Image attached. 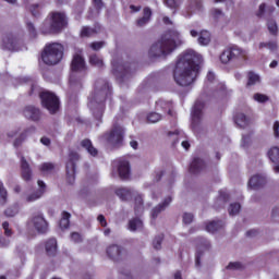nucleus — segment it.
Instances as JSON below:
<instances>
[{"label":"nucleus","mask_w":279,"mask_h":279,"mask_svg":"<svg viewBox=\"0 0 279 279\" xmlns=\"http://www.w3.org/2000/svg\"><path fill=\"white\" fill-rule=\"evenodd\" d=\"M201 63L202 56L194 50H186L183 52L175 63L173 71L174 82L183 88L191 86L199 75Z\"/></svg>","instance_id":"1"},{"label":"nucleus","mask_w":279,"mask_h":279,"mask_svg":"<svg viewBox=\"0 0 279 279\" xmlns=\"http://www.w3.org/2000/svg\"><path fill=\"white\" fill-rule=\"evenodd\" d=\"M178 45H182L180 33L170 29L162 34L158 41L151 45L148 56L149 58H167V56L173 53L174 49H178Z\"/></svg>","instance_id":"2"},{"label":"nucleus","mask_w":279,"mask_h":279,"mask_svg":"<svg viewBox=\"0 0 279 279\" xmlns=\"http://www.w3.org/2000/svg\"><path fill=\"white\" fill-rule=\"evenodd\" d=\"M112 97V87L108 81L99 78L95 83L94 93L88 97L90 110L101 109L106 106V99Z\"/></svg>","instance_id":"3"},{"label":"nucleus","mask_w":279,"mask_h":279,"mask_svg":"<svg viewBox=\"0 0 279 279\" xmlns=\"http://www.w3.org/2000/svg\"><path fill=\"white\" fill-rule=\"evenodd\" d=\"M48 19L50 25L44 23L41 26V34L47 36V34H60L62 29L69 26V17H66L65 12L52 11L49 13Z\"/></svg>","instance_id":"4"},{"label":"nucleus","mask_w":279,"mask_h":279,"mask_svg":"<svg viewBox=\"0 0 279 279\" xmlns=\"http://www.w3.org/2000/svg\"><path fill=\"white\" fill-rule=\"evenodd\" d=\"M64 58V46L60 43L46 44L41 51V60L48 66L60 64Z\"/></svg>","instance_id":"5"},{"label":"nucleus","mask_w":279,"mask_h":279,"mask_svg":"<svg viewBox=\"0 0 279 279\" xmlns=\"http://www.w3.org/2000/svg\"><path fill=\"white\" fill-rule=\"evenodd\" d=\"M125 136V129L119 124H113L110 132L105 133L101 138L111 147H121L123 145V138Z\"/></svg>","instance_id":"6"},{"label":"nucleus","mask_w":279,"mask_h":279,"mask_svg":"<svg viewBox=\"0 0 279 279\" xmlns=\"http://www.w3.org/2000/svg\"><path fill=\"white\" fill-rule=\"evenodd\" d=\"M43 108H46L51 114L60 110V98L53 92L43 90L38 93Z\"/></svg>","instance_id":"7"},{"label":"nucleus","mask_w":279,"mask_h":279,"mask_svg":"<svg viewBox=\"0 0 279 279\" xmlns=\"http://www.w3.org/2000/svg\"><path fill=\"white\" fill-rule=\"evenodd\" d=\"M236 60H245V51L236 46L226 48L220 54L222 64H230V62H236Z\"/></svg>","instance_id":"8"},{"label":"nucleus","mask_w":279,"mask_h":279,"mask_svg":"<svg viewBox=\"0 0 279 279\" xmlns=\"http://www.w3.org/2000/svg\"><path fill=\"white\" fill-rule=\"evenodd\" d=\"M77 160H80V154L75 151H70L68 161L65 163L66 182H69L70 184L75 183V171L77 169Z\"/></svg>","instance_id":"9"},{"label":"nucleus","mask_w":279,"mask_h":279,"mask_svg":"<svg viewBox=\"0 0 279 279\" xmlns=\"http://www.w3.org/2000/svg\"><path fill=\"white\" fill-rule=\"evenodd\" d=\"M27 225L34 226L39 234H46L47 230H49V223L45 220L43 214H34Z\"/></svg>","instance_id":"10"},{"label":"nucleus","mask_w":279,"mask_h":279,"mask_svg":"<svg viewBox=\"0 0 279 279\" xmlns=\"http://www.w3.org/2000/svg\"><path fill=\"white\" fill-rule=\"evenodd\" d=\"M204 117V102L196 100L192 109V128H197Z\"/></svg>","instance_id":"11"},{"label":"nucleus","mask_w":279,"mask_h":279,"mask_svg":"<svg viewBox=\"0 0 279 279\" xmlns=\"http://www.w3.org/2000/svg\"><path fill=\"white\" fill-rule=\"evenodd\" d=\"M19 48V38L12 33L7 34L2 38L1 49L7 51H16Z\"/></svg>","instance_id":"12"},{"label":"nucleus","mask_w":279,"mask_h":279,"mask_svg":"<svg viewBox=\"0 0 279 279\" xmlns=\"http://www.w3.org/2000/svg\"><path fill=\"white\" fill-rule=\"evenodd\" d=\"M210 250V242L205 238H199L198 250L195 254V266L202 267V257L204 256V252Z\"/></svg>","instance_id":"13"},{"label":"nucleus","mask_w":279,"mask_h":279,"mask_svg":"<svg viewBox=\"0 0 279 279\" xmlns=\"http://www.w3.org/2000/svg\"><path fill=\"white\" fill-rule=\"evenodd\" d=\"M123 247L112 244L107 248V256L111 259L114 260V263H118L119 260L123 259Z\"/></svg>","instance_id":"14"},{"label":"nucleus","mask_w":279,"mask_h":279,"mask_svg":"<svg viewBox=\"0 0 279 279\" xmlns=\"http://www.w3.org/2000/svg\"><path fill=\"white\" fill-rule=\"evenodd\" d=\"M34 172L32 171V167H29V162L25 157L21 158V178L24 182H32V178Z\"/></svg>","instance_id":"15"},{"label":"nucleus","mask_w":279,"mask_h":279,"mask_svg":"<svg viewBox=\"0 0 279 279\" xmlns=\"http://www.w3.org/2000/svg\"><path fill=\"white\" fill-rule=\"evenodd\" d=\"M37 184H38L40 190H37L36 192L26 196L27 204H32V202H36L37 199H40V197H43V195L45 194V190L47 189V185L45 184V181L38 180Z\"/></svg>","instance_id":"16"},{"label":"nucleus","mask_w":279,"mask_h":279,"mask_svg":"<svg viewBox=\"0 0 279 279\" xmlns=\"http://www.w3.org/2000/svg\"><path fill=\"white\" fill-rule=\"evenodd\" d=\"M71 70L73 73L86 71V61L80 54H75L72 59Z\"/></svg>","instance_id":"17"},{"label":"nucleus","mask_w":279,"mask_h":279,"mask_svg":"<svg viewBox=\"0 0 279 279\" xmlns=\"http://www.w3.org/2000/svg\"><path fill=\"white\" fill-rule=\"evenodd\" d=\"M23 116L31 121H40V109L34 106H26L23 110Z\"/></svg>","instance_id":"18"},{"label":"nucleus","mask_w":279,"mask_h":279,"mask_svg":"<svg viewBox=\"0 0 279 279\" xmlns=\"http://www.w3.org/2000/svg\"><path fill=\"white\" fill-rule=\"evenodd\" d=\"M267 184V179L263 175H253L248 180V187L252 189L253 191H258V189H263V185Z\"/></svg>","instance_id":"19"},{"label":"nucleus","mask_w":279,"mask_h":279,"mask_svg":"<svg viewBox=\"0 0 279 279\" xmlns=\"http://www.w3.org/2000/svg\"><path fill=\"white\" fill-rule=\"evenodd\" d=\"M101 32V25L96 24L95 27L83 26L80 33L81 38H92V36H96Z\"/></svg>","instance_id":"20"},{"label":"nucleus","mask_w":279,"mask_h":279,"mask_svg":"<svg viewBox=\"0 0 279 279\" xmlns=\"http://www.w3.org/2000/svg\"><path fill=\"white\" fill-rule=\"evenodd\" d=\"M204 169H206V162H204L198 157H195L190 165L189 171H190V173L195 175V174L204 171Z\"/></svg>","instance_id":"21"},{"label":"nucleus","mask_w":279,"mask_h":279,"mask_svg":"<svg viewBox=\"0 0 279 279\" xmlns=\"http://www.w3.org/2000/svg\"><path fill=\"white\" fill-rule=\"evenodd\" d=\"M45 250L47 256L53 257L58 254V240L50 238L45 242Z\"/></svg>","instance_id":"22"},{"label":"nucleus","mask_w":279,"mask_h":279,"mask_svg":"<svg viewBox=\"0 0 279 279\" xmlns=\"http://www.w3.org/2000/svg\"><path fill=\"white\" fill-rule=\"evenodd\" d=\"M151 9L149 7H145L143 9V16L137 19L135 25L137 27H145L151 21Z\"/></svg>","instance_id":"23"},{"label":"nucleus","mask_w":279,"mask_h":279,"mask_svg":"<svg viewBox=\"0 0 279 279\" xmlns=\"http://www.w3.org/2000/svg\"><path fill=\"white\" fill-rule=\"evenodd\" d=\"M118 173L121 180H128L130 178V161H120L118 165Z\"/></svg>","instance_id":"24"},{"label":"nucleus","mask_w":279,"mask_h":279,"mask_svg":"<svg viewBox=\"0 0 279 279\" xmlns=\"http://www.w3.org/2000/svg\"><path fill=\"white\" fill-rule=\"evenodd\" d=\"M81 147H83V149H85L87 154H89V156L93 158H97V156H99V150L95 148L93 142L89 138L83 140L81 142Z\"/></svg>","instance_id":"25"},{"label":"nucleus","mask_w":279,"mask_h":279,"mask_svg":"<svg viewBox=\"0 0 279 279\" xmlns=\"http://www.w3.org/2000/svg\"><path fill=\"white\" fill-rule=\"evenodd\" d=\"M171 202H173V198H171V196H168L165 198V201L159 204L158 206H156L153 210H151V217L153 219H157L158 216L162 213V210H165L167 208V206H169V204H171Z\"/></svg>","instance_id":"26"},{"label":"nucleus","mask_w":279,"mask_h":279,"mask_svg":"<svg viewBox=\"0 0 279 279\" xmlns=\"http://www.w3.org/2000/svg\"><path fill=\"white\" fill-rule=\"evenodd\" d=\"M31 132H36V128L32 126L29 129L24 130L13 142V147H21L23 145V142L27 136L31 134Z\"/></svg>","instance_id":"27"},{"label":"nucleus","mask_w":279,"mask_h":279,"mask_svg":"<svg viewBox=\"0 0 279 279\" xmlns=\"http://www.w3.org/2000/svg\"><path fill=\"white\" fill-rule=\"evenodd\" d=\"M234 123L239 128L245 129L250 123H252V120L247 118L245 113H238L234 116Z\"/></svg>","instance_id":"28"},{"label":"nucleus","mask_w":279,"mask_h":279,"mask_svg":"<svg viewBox=\"0 0 279 279\" xmlns=\"http://www.w3.org/2000/svg\"><path fill=\"white\" fill-rule=\"evenodd\" d=\"M116 195L122 201L128 202L132 198V190L128 187H119L116 190Z\"/></svg>","instance_id":"29"},{"label":"nucleus","mask_w":279,"mask_h":279,"mask_svg":"<svg viewBox=\"0 0 279 279\" xmlns=\"http://www.w3.org/2000/svg\"><path fill=\"white\" fill-rule=\"evenodd\" d=\"M70 226H71V214L69 211H62V216L59 221V228H61V230H69Z\"/></svg>","instance_id":"30"},{"label":"nucleus","mask_w":279,"mask_h":279,"mask_svg":"<svg viewBox=\"0 0 279 279\" xmlns=\"http://www.w3.org/2000/svg\"><path fill=\"white\" fill-rule=\"evenodd\" d=\"M225 223L221 220H213L206 225V231L215 233L217 230H221L223 228Z\"/></svg>","instance_id":"31"},{"label":"nucleus","mask_w":279,"mask_h":279,"mask_svg":"<svg viewBox=\"0 0 279 279\" xmlns=\"http://www.w3.org/2000/svg\"><path fill=\"white\" fill-rule=\"evenodd\" d=\"M89 64L92 66H97L98 69H102L104 59L99 54L93 53L89 56Z\"/></svg>","instance_id":"32"},{"label":"nucleus","mask_w":279,"mask_h":279,"mask_svg":"<svg viewBox=\"0 0 279 279\" xmlns=\"http://www.w3.org/2000/svg\"><path fill=\"white\" fill-rule=\"evenodd\" d=\"M134 202H135L134 213H135L136 216H138L145 209L144 202H143V196H141V195L135 196Z\"/></svg>","instance_id":"33"},{"label":"nucleus","mask_w":279,"mask_h":279,"mask_svg":"<svg viewBox=\"0 0 279 279\" xmlns=\"http://www.w3.org/2000/svg\"><path fill=\"white\" fill-rule=\"evenodd\" d=\"M143 229V220L140 218H133L129 221V230L136 232V230Z\"/></svg>","instance_id":"34"},{"label":"nucleus","mask_w":279,"mask_h":279,"mask_svg":"<svg viewBox=\"0 0 279 279\" xmlns=\"http://www.w3.org/2000/svg\"><path fill=\"white\" fill-rule=\"evenodd\" d=\"M8 204V190L3 185V181H0V206H5Z\"/></svg>","instance_id":"35"},{"label":"nucleus","mask_w":279,"mask_h":279,"mask_svg":"<svg viewBox=\"0 0 279 279\" xmlns=\"http://www.w3.org/2000/svg\"><path fill=\"white\" fill-rule=\"evenodd\" d=\"M268 158L271 160L275 165H279V148L272 147L268 150Z\"/></svg>","instance_id":"36"},{"label":"nucleus","mask_w":279,"mask_h":279,"mask_svg":"<svg viewBox=\"0 0 279 279\" xmlns=\"http://www.w3.org/2000/svg\"><path fill=\"white\" fill-rule=\"evenodd\" d=\"M267 28L269 34H271V36H278V23H276V20L274 19L268 20Z\"/></svg>","instance_id":"37"},{"label":"nucleus","mask_w":279,"mask_h":279,"mask_svg":"<svg viewBox=\"0 0 279 279\" xmlns=\"http://www.w3.org/2000/svg\"><path fill=\"white\" fill-rule=\"evenodd\" d=\"M247 77L246 86H254L260 82V76L252 71L247 73Z\"/></svg>","instance_id":"38"},{"label":"nucleus","mask_w":279,"mask_h":279,"mask_svg":"<svg viewBox=\"0 0 279 279\" xmlns=\"http://www.w3.org/2000/svg\"><path fill=\"white\" fill-rule=\"evenodd\" d=\"M198 43L203 46L210 44V33L208 31L201 32L198 36Z\"/></svg>","instance_id":"39"},{"label":"nucleus","mask_w":279,"mask_h":279,"mask_svg":"<svg viewBox=\"0 0 279 279\" xmlns=\"http://www.w3.org/2000/svg\"><path fill=\"white\" fill-rule=\"evenodd\" d=\"M54 169H56V165L51 162H44L39 167V171H41V173H53Z\"/></svg>","instance_id":"40"},{"label":"nucleus","mask_w":279,"mask_h":279,"mask_svg":"<svg viewBox=\"0 0 279 279\" xmlns=\"http://www.w3.org/2000/svg\"><path fill=\"white\" fill-rule=\"evenodd\" d=\"M162 241H165V234H159L155 236L153 241V246L155 250H161L162 247Z\"/></svg>","instance_id":"41"},{"label":"nucleus","mask_w":279,"mask_h":279,"mask_svg":"<svg viewBox=\"0 0 279 279\" xmlns=\"http://www.w3.org/2000/svg\"><path fill=\"white\" fill-rule=\"evenodd\" d=\"M181 3L182 0H165V4L167 8H170V10H178Z\"/></svg>","instance_id":"42"},{"label":"nucleus","mask_w":279,"mask_h":279,"mask_svg":"<svg viewBox=\"0 0 279 279\" xmlns=\"http://www.w3.org/2000/svg\"><path fill=\"white\" fill-rule=\"evenodd\" d=\"M253 99L258 104H266V101H269V96L265 94L256 93L254 94Z\"/></svg>","instance_id":"43"},{"label":"nucleus","mask_w":279,"mask_h":279,"mask_svg":"<svg viewBox=\"0 0 279 279\" xmlns=\"http://www.w3.org/2000/svg\"><path fill=\"white\" fill-rule=\"evenodd\" d=\"M160 119H162V116H160V113H158V112H150L147 116L148 123H158V121H160Z\"/></svg>","instance_id":"44"},{"label":"nucleus","mask_w":279,"mask_h":279,"mask_svg":"<svg viewBox=\"0 0 279 279\" xmlns=\"http://www.w3.org/2000/svg\"><path fill=\"white\" fill-rule=\"evenodd\" d=\"M240 211H241V204H239V203H232V204L229 206V215H230V216L239 215Z\"/></svg>","instance_id":"45"},{"label":"nucleus","mask_w":279,"mask_h":279,"mask_svg":"<svg viewBox=\"0 0 279 279\" xmlns=\"http://www.w3.org/2000/svg\"><path fill=\"white\" fill-rule=\"evenodd\" d=\"M26 28L32 38H36V36H38V34L36 33V26H34V23L27 22Z\"/></svg>","instance_id":"46"},{"label":"nucleus","mask_w":279,"mask_h":279,"mask_svg":"<svg viewBox=\"0 0 279 279\" xmlns=\"http://www.w3.org/2000/svg\"><path fill=\"white\" fill-rule=\"evenodd\" d=\"M29 11L35 19H38L40 16V4H32Z\"/></svg>","instance_id":"47"},{"label":"nucleus","mask_w":279,"mask_h":279,"mask_svg":"<svg viewBox=\"0 0 279 279\" xmlns=\"http://www.w3.org/2000/svg\"><path fill=\"white\" fill-rule=\"evenodd\" d=\"M2 228L4 230V236H12L14 234V231L10 228V222L4 221Z\"/></svg>","instance_id":"48"},{"label":"nucleus","mask_w":279,"mask_h":279,"mask_svg":"<svg viewBox=\"0 0 279 279\" xmlns=\"http://www.w3.org/2000/svg\"><path fill=\"white\" fill-rule=\"evenodd\" d=\"M105 46L106 41H94L90 44V49H93V51H99V49H102Z\"/></svg>","instance_id":"49"},{"label":"nucleus","mask_w":279,"mask_h":279,"mask_svg":"<svg viewBox=\"0 0 279 279\" xmlns=\"http://www.w3.org/2000/svg\"><path fill=\"white\" fill-rule=\"evenodd\" d=\"M260 49L264 47H268L271 51L278 49V45L275 41H269V43H260L259 44Z\"/></svg>","instance_id":"50"},{"label":"nucleus","mask_w":279,"mask_h":279,"mask_svg":"<svg viewBox=\"0 0 279 279\" xmlns=\"http://www.w3.org/2000/svg\"><path fill=\"white\" fill-rule=\"evenodd\" d=\"M17 213H19V209H16V207H9L4 210L5 217H14L17 215Z\"/></svg>","instance_id":"51"},{"label":"nucleus","mask_w":279,"mask_h":279,"mask_svg":"<svg viewBox=\"0 0 279 279\" xmlns=\"http://www.w3.org/2000/svg\"><path fill=\"white\" fill-rule=\"evenodd\" d=\"M227 269H243V264L241 262H231L227 266Z\"/></svg>","instance_id":"52"},{"label":"nucleus","mask_w":279,"mask_h":279,"mask_svg":"<svg viewBox=\"0 0 279 279\" xmlns=\"http://www.w3.org/2000/svg\"><path fill=\"white\" fill-rule=\"evenodd\" d=\"M193 219H194L193 214L185 213L183 215V223H185V225L193 223Z\"/></svg>","instance_id":"53"},{"label":"nucleus","mask_w":279,"mask_h":279,"mask_svg":"<svg viewBox=\"0 0 279 279\" xmlns=\"http://www.w3.org/2000/svg\"><path fill=\"white\" fill-rule=\"evenodd\" d=\"M92 3L94 8L97 10V12H100V10L104 9V1L102 0H92Z\"/></svg>","instance_id":"54"},{"label":"nucleus","mask_w":279,"mask_h":279,"mask_svg":"<svg viewBox=\"0 0 279 279\" xmlns=\"http://www.w3.org/2000/svg\"><path fill=\"white\" fill-rule=\"evenodd\" d=\"M219 199H220L221 202H228V199H230V194H228V192L221 190V191L219 192Z\"/></svg>","instance_id":"55"},{"label":"nucleus","mask_w":279,"mask_h":279,"mask_svg":"<svg viewBox=\"0 0 279 279\" xmlns=\"http://www.w3.org/2000/svg\"><path fill=\"white\" fill-rule=\"evenodd\" d=\"M97 221L100 223L101 228H106L108 226V221L106 220V216L98 215Z\"/></svg>","instance_id":"56"},{"label":"nucleus","mask_w":279,"mask_h":279,"mask_svg":"<svg viewBox=\"0 0 279 279\" xmlns=\"http://www.w3.org/2000/svg\"><path fill=\"white\" fill-rule=\"evenodd\" d=\"M71 239L74 241V243H82V235L77 232H73L71 234Z\"/></svg>","instance_id":"57"},{"label":"nucleus","mask_w":279,"mask_h":279,"mask_svg":"<svg viewBox=\"0 0 279 279\" xmlns=\"http://www.w3.org/2000/svg\"><path fill=\"white\" fill-rule=\"evenodd\" d=\"M252 136L251 135H243L242 136V146L247 147V144L251 143Z\"/></svg>","instance_id":"58"},{"label":"nucleus","mask_w":279,"mask_h":279,"mask_svg":"<svg viewBox=\"0 0 279 279\" xmlns=\"http://www.w3.org/2000/svg\"><path fill=\"white\" fill-rule=\"evenodd\" d=\"M275 138H279V121H276L272 126Z\"/></svg>","instance_id":"59"},{"label":"nucleus","mask_w":279,"mask_h":279,"mask_svg":"<svg viewBox=\"0 0 279 279\" xmlns=\"http://www.w3.org/2000/svg\"><path fill=\"white\" fill-rule=\"evenodd\" d=\"M267 8V4H265V3H262L260 5H259V9H258V12H257V16L258 17H260V16H263V14H265V9Z\"/></svg>","instance_id":"60"},{"label":"nucleus","mask_w":279,"mask_h":279,"mask_svg":"<svg viewBox=\"0 0 279 279\" xmlns=\"http://www.w3.org/2000/svg\"><path fill=\"white\" fill-rule=\"evenodd\" d=\"M211 12L213 16L216 19H219V16H223V12L220 9H214Z\"/></svg>","instance_id":"61"},{"label":"nucleus","mask_w":279,"mask_h":279,"mask_svg":"<svg viewBox=\"0 0 279 279\" xmlns=\"http://www.w3.org/2000/svg\"><path fill=\"white\" fill-rule=\"evenodd\" d=\"M36 90H38V85L32 83V84H31V90L28 92L29 97H32V95H34V93H35Z\"/></svg>","instance_id":"62"},{"label":"nucleus","mask_w":279,"mask_h":279,"mask_svg":"<svg viewBox=\"0 0 279 279\" xmlns=\"http://www.w3.org/2000/svg\"><path fill=\"white\" fill-rule=\"evenodd\" d=\"M120 279H133L131 272L121 271Z\"/></svg>","instance_id":"63"},{"label":"nucleus","mask_w":279,"mask_h":279,"mask_svg":"<svg viewBox=\"0 0 279 279\" xmlns=\"http://www.w3.org/2000/svg\"><path fill=\"white\" fill-rule=\"evenodd\" d=\"M258 234V230L256 229H251L246 231V236H256Z\"/></svg>","instance_id":"64"}]
</instances>
